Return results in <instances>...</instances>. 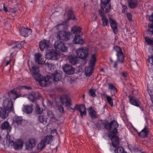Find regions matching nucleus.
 <instances>
[{
  "instance_id": "obj_1",
  "label": "nucleus",
  "mask_w": 153,
  "mask_h": 153,
  "mask_svg": "<svg viewBox=\"0 0 153 153\" xmlns=\"http://www.w3.org/2000/svg\"><path fill=\"white\" fill-rule=\"evenodd\" d=\"M118 126L117 121L113 120L108 123L107 129L109 130L108 132V136L111 138L112 146L114 147L118 146L119 145V139L117 135L118 133L117 128Z\"/></svg>"
},
{
  "instance_id": "obj_2",
  "label": "nucleus",
  "mask_w": 153,
  "mask_h": 153,
  "mask_svg": "<svg viewBox=\"0 0 153 153\" xmlns=\"http://www.w3.org/2000/svg\"><path fill=\"white\" fill-rule=\"evenodd\" d=\"M30 71L32 72V76L33 78L39 82L40 85L42 87L47 86L51 82L50 80L51 78L50 76H47L45 77L39 74V69L36 65H34L31 67Z\"/></svg>"
},
{
  "instance_id": "obj_3",
  "label": "nucleus",
  "mask_w": 153,
  "mask_h": 153,
  "mask_svg": "<svg viewBox=\"0 0 153 153\" xmlns=\"http://www.w3.org/2000/svg\"><path fill=\"white\" fill-rule=\"evenodd\" d=\"M96 60V54H92L89 60V66L86 68L85 69V73L86 76L89 77L92 75L94 69V67L95 65Z\"/></svg>"
},
{
  "instance_id": "obj_4",
  "label": "nucleus",
  "mask_w": 153,
  "mask_h": 153,
  "mask_svg": "<svg viewBox=\"0 0 153 153\" xmlns=\"http://www.w3.org/2000/svg\"><path fill=\"white\" fill-rule=\"evenodd\" d=\"M114 49L117 52V60L119 62L123 63L124 61L125 56L121 48L117 46H116L114 47Z\"/></svg>"
},
{
  "instance_id": "obj_5",
  "label": "nucleus",
  "mask_w": 153,
  "mask_h": 153,
  "mask_svg": "<svg viewBox=\"0 0 153 153\" xmlns=\"http://www.w3.org/2000/svg\"><path fill=\"white\" fill-rule=\"evenodd\" d=\"M111 0H100L101 7L103 12L108 13L109 12L111 6L110 2Z\"/></svg>"
},
{
  "instance_id": "obj_6",
  "label": "nucleus",
  "mask_w": 153,
  "mask_h": 153,
  "mask_svg": "<svg viewBox=\"0 0 153 153\" xmlns=\"http://www.w3.org/2000/svg\"><path fill=\"white\" fill-rule=\"evenodd\" d=\"M77 56L82 59H85L88 55V50L86 48H81L76 51Z\"/></svg>"
},
{
  "instance_id": "obj_7",
  "label": "nucleus",
  "mask_w": 153,
  "mask_h": 153,
  "mask_svg": "<svg viewBox=\"0 0 153 153\" xmlns=\"http://www.w3.org/2000/svg\"><path fill=\"white\" fill-rule=\"evenodd\" d=\"M3 107L9 111L14 110L13 104L11 99L6 98L3 101Z\"/></svg>"
},
{
  "instance_id": "obj_8",
  "label": "nucleus",
  "mask_w": 153,
  "mask_h": 153,
  "mask_svg": "<svg viewBox=\"0 0 153 153\" xmlns=\"http://www.w3.org/2000/svg\"><path fill=\"white\" fill-rule=\"evenodd\" d=\"M51 139L52 137L48 135L46 137H45L38 144V149L39 150L42 149L45 146L46 143L48 144L51 142Z\"/></svg>"
},
{
  "instance_id": "obj_9",
  "label": "nucleus",
  "mask_w": 153,
  "mask_h": 153,
  "mask_svg": "<svg viewBox=\"0 0 153 153\" xmlns=\"http://www.w3.org/2000/svg\"><path fill=\"white\" fill-rule=\"evenodd\" d=\"M54 47L57 51L62 52H66L68 50V48L65 46L64 43L59 41L55 42Z\"/></svg>"
},
{
  "instance_id": "obj_10",
  "label": "nucleus",
  "mask_w": 153,
  "mask_h": 153,
  "mask_svg": "<svg viewBox=\"0 0 153 153\" xmlns=\"http://www.w3.org/2000/svg\"><path fill=\"white\" fill-rule=\"evenodd\" d=\"M62 68L64 72L67 75L73 74L75 72V68L70 64H66L62 66Z\"/></svg>"
},
{
  "instance_id": "obj_11",
  "label": "nucleus",
  "mask_w": 153,
  "mask_h": 153,
  "mask_svg": "<svg viewBox=\"0 0 153 153\" xmlns=\"http://www.w3.org/2000/svg\"><path fill=\"white\" fill-rule=\"evenodd\" d=\"M62 105L65 103L66 107H69L72 105L70 98L67 95H63L60 97Z\"/></svg>"
},
{
  "instance_id": "obj_12",
  "label": "nucleus",
  "mask_w": 153,
  "mask_h": 153,
  "mask_svg": "<svg viewBox=\"0 0 153 153\" xmlns=\"http://www.w3.org/2000/svg\"><path fill=\"white\" fill-rule=\"evenodd\" d=\"M129 103L137 107H140L141 102L135 96L129 95L128 96Z\"/></svg>"
},
{
  "instance_id": "obj_13",
  "label": "nucleus",
  "mask_w": 153,
  "mask_h": 153,
  "mask_svg": "<svg viewBox=\"0 0 153 153\" xmlns=\"http://www.w3.org/2000/svg\"><path fill=\"white\" fill-rule=\"evenodd\" d=\"M41 95L38 91L32 92L28 96V99L32 102H35L38 99L41 97Z\"/></svg>"
},
{
  "instance_id": "obj_14",
  "label": "nucleus",
  "mask_w": 153,
  "mask_h": 153,
  "mask_svg": "<svg viewBox=\"0 0 153 153\" xmlns=\"http://www.w3.org/2000/svg\"><path fill=\"white\" fill-rule=\"evenodd\" d=\"M70 33L68 32H61L57 34V39L62 41H67L70 39Z\"/></svg>"
},
{
  "instance_id": "obj_15",
  "label": "nucleus",
  "mask_w": 153,
  "mask_h": 153,
  "mask_svg": "<svg viewBox=\"0 0 153 153\" xmlns=\"http://www.w3.org/2000/svg\"><path fill=\"white\" fill-rule=\"evenodd\" d=\"M99 14L100 16L102 17L101 20L102 22V25L103 27L108 26V21L107 18L106 17L105 13L102 12V10H98Z\"/></svg>"
},
{
  "instance_id": "obj_16",
  "label": "nucleus",
  "mask_w": 153,
  "mask_h": 153,
  "mask_svg": "<svg viewBox=\"0 0 153 153\" xmlns=\"http://www.w3.org/2000/svg\"><path fill=\"white\" fill-rule=\"evenodd\" d=\"M25 43V41L24 40L22 41H17L14 44H13V42H12L11 43H8V45L10 46H12L15 44V45L11 48L12 49H20L23 47Z\"/></svg>"
},
{
  "instance_id": "obj_17",
  "label": "nucleus",
  "mask_w": 153,
  "mask_h": 153,
  "mask_svg": "<svg viewBox=\"0 0 153 153\" xmlns=\"http://www.w3.org/2000/svg\"><path fill=\"white\" fill-rule=\"evenodd\" d=\"M47 56L49 59L53 60H57L60 56L59 53L56 52V51L53 50L49 53L47 54Z\"/></svg>"
},
{
  "instance_id": "obj_18",
  "label": "nucleus",
  "mask_w": 153,
  "mask_h": 153,
  "mask_svg": "<svg viewBox=\"0 0 153 153\" xmlns=\"http://www.w3.org/2000/svg\"><path fill=\"white\" fill-rule=\"evenodd\" d=\"M36 141L33 138H30L26 143V149L28 150H30L36 145Z\"/></svg>"
},
{
  "instance_id": "obj_19",
  "label": "nucleus",
  "mask_w": 153,
  "mask_h": 153,
  "mask_svg": "<svg viewBox=\"0 0 153 153\" xmlns=\"http://www.w3.org/2000/svg\"><path fill=\"white\" fill-rule=\"evenodd\" d=\"M19 32L21 36L24 37H27L31 33V30L27 28H25L22 27L19 29Z\"/></svg>"
},
{
  "instance_id": "obj_20",
  "label": "nucleus",
  "mask_w": 153,
  "mask_h": 153,
  "mask_svg": "<svg viewBox=\"0 0 153 153\" xmlns=\"http://www.w3.org/2000/svg\"><path fill=\"white\" fill-rule=\"evenodd\" d=\"M49 46V41L48 40L44 39L39 42V47L40 49L42 51H43L44 49H48Z\"/></svg>"
},
{
  "instance_id": "obj_21",
  "label": "nucleus",
  "mask_w": 153,
  "mask_h": 153,
  "mask_svg": "<svg viewBox=\"0 0 153 153\" xmlns=\"http://www.w3.org/2000/svg\"><path fill=\"white\" fill-rule=\"evenodd\" d=\"M12 142L13 143V148L16 150H19L22 149L24 143L23 141L22 140H19L16 141L15 142H14L13 140H12Z\"/></svg>"
},
{
  "instance_id": "obj_22",
  "label": "nucleus",
  "mask_w": 153,
  "mask_h": 153,
  "mask_svg": "<svg viewBox=\"0 0 153 153\" xmlns=\"http://www.w3.org/2000/svg\"><path fill=\"white\" fill-rule=\"evenodd\" d=\"M109 19L111 27L114 33V34H117L118 32L117 23L114 19H112L111 17H109Z\"/></svg>"
},
{
  "instance_id": "obj_23",
  "label": "nucleus",
  "mask_w": 153,
  "mask_h": 153,
  "mask_svg": "<svg viewBox=\"0 0 153 153\" xmlns=\"http://www.w3.org/2000/svg\"><path fill=\"white\" fill-rule=\"evenodd\" d=\"M2 130H7V133L10 132L12 129V126L8 121H5L2 123L1 126Z\"/></svg>"
},
{
  "instance_id": "obj_24",
  "label": "nucleus",
  "mask_w": 153,
  "mask_h": 153,
  "mask_svg": "<svg viewBox=\"0 0 153 153\" xmlns=\"http://www.w3.org/2000/svg\"><path fill=\"white\" fill-rule=\"evenodd\" d=\"M15 90V89H13L8 93L9 96L11 99L13 100H15L17 98L22 97L21 94H17Z\"/></svg>"
},
{
  "instance_id": "obj_25",
  "label": "nucleus",
  "mask_w": 153,
  "mask_h": 153,
  "mask_svg": "<svg viewBox=\"0 0 153 153\" xmlns=\"http://www.w3.org/2000/svg\"><path fill=\"white\" fill-rule=\"evenodd\" d=\"M76 110L80 112V115L82 118L83 115H86V108L84 105L82 104L78 105Z\"/></svg>"
},
{
  "instance_id": "obj_26",
  "label": "nucleus",
  "mask_w": 153,
  "mask_h": 153,
  "mask_svg": "<svg viewBox=\"0 0 153 153\" xmlns=\"http://www.w3.org/2000/svg\"><path fill=\"white\" fill-rule=\"evenodd\" d=\"M9 112L4 107H0V117L4 119L6 118L8 116Z\"/></svg>"
},
{
  "instance_id": "obj_27",
  "label": "nucleus",
  "mask_w": 153,
  "mask_h": 153,
  "mask_svg": "<svg viewBox=\"0 0 153 153\" xmlns=\"http://www.w3.org/2000/svg\"><path fill=\"white\" fill-rule=\"evenodd\" d=\"M73 42L75 44L82 45L84 43V41L79 35L76 34L73 40Z\"/></svg>"
},
{
  "instance_id": "obj_28",
  "label": "nucleus",
  "mask_w": 153,
  "mask_h": 153,
  "mask_svg": "<svg viewBox=\"0 0 153 153\" xmlns=\"http://www.w3.org/2000/svg\"><path fill=\"white\" fill-rule=\"evenodd\" d=\"M149 19L150 21L152 22V23L148 24L149 29L148 30V31L149 35H152L153 34V13L151 15L149 16Z\"/></svg>"
},
{
  "instance_id": "obj_29",
  "label": "nucleus",
  "mask_w": 153,
  "mask_h": 153,
  "mask_svg": "<svg viewBox=\"0 0 153 153\" xmlns=\"http://www.w3.org/2000/svg\"><path fill=\"white\" fill-rule=\"evenodd\" d=\"M88 113L92 119L94 120L98 117L97 112L92 107H90L89 108Z\"/></svg>"
},
{
  "instance_id": "obj_30",
  "label": "nucleus",
  "mask_w": 153,
  "mask_h": 153,
  "mask_svg": "<svg viewBox=\"0 0 153 153\" xmlns=\"http://www.w3.org/2000/svg\"><path fill=\"white\" fill-rule=\"evenodd\" d=\"M149 131L146 128V126L140 132H137L138 135L141 138H143L147 136L148 134Z\"/></svg>"
},
{
  "instance_id": "obj_31",
  "label": "nucleus",
  "mask_w": 153,
  "mask_h": 153,
  "mask_svg": "<svg viewBox=\"0 0 153 153\" xmlns=\"http://www.w3.org/2000/svg\"><path fill=\"white\" fill-rule=\"evenodd\" d=\"M129 7L131 9L136 8L137 5V0H127Z\"/></svg>"
},
{
  "instance_id": "obj_32",
  "label": "nucleus",
  "mask_w": 153,
  "mask_h": 153,
  "mask_svg": "<svg viewBox=\"0 0 153 153\" xmlns=\"http://www.w3.org/2000/svg\"><path fill=\"white\" fill-rule=\"evenodd\" d=\"M22 121L23 119L21 117L16 116L13 119V124H16L17 126H20Z\"/></svg>"
},
{
  "instance_id": "obj_33",
  "label": "nucleus",
  "mask_w": 153,
  "mask_h": 153,
  "mask_svg": "<svg viewBox=\"0 0 153 153\" xmlns=\"http://www.w3.org/2000/svg\"><path fill=\"white\" fill-rule=\"evenodd\" d=\"M33 110L32 107L28 105H24L22 109L23 112L27 114L31 113L32 112Z\"/></svg>"
},
{
  "instance_id": "obj_34",
  "label": "nucleus",
  "mask_w": 153,
  "mask_h": 153,
  "mask_svg": "<svg viewBox=\"0 0 153 153\" xmlns=\"http://www.w3.org/2000/svg\"><path fill=\"white\" fill-rule=\"evenodd\" d=\"M52 76L53 78V80L56 82L60 80L62 78V75L60 74L57 71L52 74Z\"/></svg>"
},
{
  "instance_id": "obj_35",
  "label": "nucleus",
  "mask_w": 153,
  "mask_h": 153,
  "mask_svg": "<svg viewBox=\"0 0 153 153\" xmlns=\"http://www.w3.org/2000/svg\"><path fill=\"white\" fill-rule=\"evenodd\" d=\"M68 59L69 62L73 65L76 64L78 62L77 57L76 56L71 55L68 57Z\"/></svg>"
},
{
  "instance_id": "obj_36",
  "label": "nucleus",
  "mask_w": 153,
  "mask_h": 153,
  "mask_svg": "<svg viewBox=\"0 0 153 153\" xmlns=\"http://www.w3.org/2000/svg\"><path fill=\"white\" fill-rule=\"evenodd\" d=\"M108 88L111 90V93L112 95H114L117 92V90L116 87L112 84H108Z\"/></svg>"
},
{
  "instance_id": "obj_37",
  "label": "nucleus",
  "mask_w": 153,
  "mask_h": 153,
  "mask_svg": "<svg viewBox=\"0 0 153 153\" xmlns=\"http://www.w3.org/2000/svg\"><path fill=\"white\" fill-rule=\"evenodd\" d=\"M67 17L68 18L67 20H74L76 19L75 17L74 16V12L72 10H69L68 11Z\"/></svg>"
},
{
  "instance_id": "obj_38",
  "label": "nucleus",
  "mask_w": 153,
  "mask_h": 153,
  "mask_svg": "<svg viewBox=\"0 0 153 153\" xmlns=\"http://www.w3.org/2000/svg\"><path fill=\"white\" fill-rule=\"evenodd\" d=\"M81 30V28L77 26H75L73 27L71 30V33L77 34L80 33Z\"/></svg>"
},
{
  "instance_id": "obj_39",
  "label": "nucleus",
  "mask_w": 153,
  "mask_h": 153,
  "mask_svg": "<svg viewBox=\"0 0 153 153\" xmlns=\"http://www.w3.org/2000/svg\"><path fill=\"white\" fill-rule=\"evenodd\" d=\"M119 146L120 144L118 146L114 147L117 148L115 151V152L116 153H127L126 152L124 151L123 147H119Z\"/></svg>"
},
{
  "instance_id": "obj_40",
  "label": "nucleus",
  "mask_w": 153,
  "mask_h": 153,
  "mask_svg": "<svg viewBox=\"0 0 153 153\" xmlns=\"http://www.w3.org/2000/svg\"><path fill=\"white\" fill-rule=\"evenodd\" d=\"M104 95H105L107 102L111 106H113V102L112 98L111 97L108 96L106 94H104Z\"/></svg>"
},
{
  "instance_id": "obj_41",
  "label": "nucleus",
  "mask_w": 153,
  "mask_h": 153,
  "mask_svg": "<svg viewBox=\"0 0 153 153\" xmlns=\"http://www.w3.org/2000/svg\"><path fill=\"white\" fill-rule=\"evenodd\" d=\"M47 114L48 117H49L51 119H54L55 121L57 120V119L55 117L54 115L53 114L52 111H48Z\"/></svg>"
},
{
  "instance_id": "obj_42",
  "label": "nucleus",
  "mask_w": 153,
  "mask_h": 153,
  "mask_svg": "<svg viewBox=\"0 0 153 153\" xmlns=\"http://www.w3.org/2000/svg\"><path fill=\"white\" fill-rule=\"evenodd\" d=\"M100 122L102 126V129L105 128L107 129V128H108V122L107 121L103 122L102 120H100Z\"/></svg>"
},
{
  "instance_id": "obj_43",
  "label": "nucleus",
  "mask_w": 153,
  "mask_h": 153,
  "mask_svg": "<svg viewBox=\"0 0 153 153\" xmlns=\"http://www.w3.org/2000/svg\"><path fill=\"white\" fill-rule=\"evenodd\" d=\"M145 39L146 42L149 45H153V38L150 39L148 37H145Z\"/></svg>"
},
{
  "instance_id": "obj_44",
  "label": "nucleus",
  "mask_w": 153,
  "mask_h": 153,
  "mask_svg": "<svg viewBox=\"0 0 153 153\" xmlns=\"http://www.w3.org/2000/svg\"><path fill=\"white\" fill-rule=\"evenodd\" d=\"M96 91L95 89L91 88L89 91V95L92 97H95L96 96L95 94Z\"/></svg>"
},
{
  "instance_id": "obj_45",
  "label": "nucleus",
  "mask_w": 153,
  "mask_h": 153,
  "mask_svg": "<svg viewBox=\"0 0 153 153\" xmlns=\"http://www.w3.org/2000/svg\"><path fill=\"white\" fill-rule=\"evenodd\" d=\"M38 120L40 123H42L43 124H45L44 122H45V123L46 124L47 122V119L45 120L43 116H39L38 117Z\"/></svg>"
},
{
  "instance_id": "obj_46",
  "label": "nucleus",
  "mask_w": 153,
  "mask_h": 153,
  "mask_svg": "<svg viewBox=\"0 0 153 153\" xmlns=\"http://www.w3.org/2000/svg\"><path fill=\"white\" fill-rule=\"evenodd\" d=\"M35 61L36 62H39V60L42 58V55L40 53H38L35 55Z\"/></svg>"
},
{
  "instance_id": "obj_47",
  "label": "nucleus",
  "mask_w": 153,
  "mask_h": 153,
  "mask_svg": "<svg viewBox=\"0 0 153 153\" xmlns=\"http://www.w3.org/2000/svg\"><path fill=\"white\" fill-rule=\"evenodd\" d=\"M127 72L126 71L123 72L122 73V74L121 76V79L123 80H126V78L127 77Z\"/></svg>"
},
{
  "instance_id": "obj_48",
  "label": "nucleus",
  "mask_w": 153,
  "mask_h": 153,
  "mask_svg": "<svg viewBox=\"0 0 153 153\" xmlns=\"http://www.w3.org/2000/svg\"><path fill=\"white\" fill-rule=\"evenodd\" d=\"M42 108L41 109L38 105H36V112L39 114H41L42 112Z\"/></svg>"
},
{
  "instance_id": "obj_49",
  "label": "nucleus",
  "mask_w": 153,
  "mask_h": 153,
  "mask_svg": "<svg viewBox=\"0 0 153 153\" xmlns=\"http://www.w3.org/2000/svg\"><path fill=\"white\" fill-rule=\"evenodd\" d=\"M95 125L98 130H100L102 129V126L100 122H98L95 124Z\"/></svg>"
},
{
  "instance_id": "obj_50",
  "label": "nucleus",
  "mask_w": 153,
  "mask_h": 153,
  "mask_svg": "<svg viewBox=\"0 0 153 153\" xmlns=\"http://www.w3.org/2000/svg\"><path fill=\"white\" fill-rule=\"evenodd\" d=\"M127 18L129 21H131L132 20V16L131 13L127 12L126 13Z\"/></svg>"
},
{
  "instance_id": "obj_51",
  "label": "nucleus",
  "mask_w": 153,
  "mask_h": 153,
  "mask_svg": "<svg viewBox=\"0 0 153 153\" xmlns=\"http://www.w3.org/2000/svg\"><path fill=\"white\" fill-rule=\"evenodd\" d=\"M122 13H124L125 12H126L127 11V7L124 5H122Z\"/></svg>"
},
{
  "instance_id": "obj_52",
  "label": "nucleus",
  "mask_w": 153,
  "mask_h": 153,
  "mask_svg": "<svg viewBox=\"0 0 153 153\" xmlns=\"http://www.w3.org/2000/svg\"><path fill=\"white\" fill-rule=\"evenodd\" d=\"M45 61H44V59L42 58L39 60V62H37L36 63L39 65H43L45 63Z\"/></svg>"
},
{
  "instance_id": "obj_53",
  "label": "nucleus",
  "mask_w": 153,
  "mask_h": 153,
  "mask_svg": "<svg viewBox=\"0 0 153 153\" xmlns=\"http://www.w3.org/2000/svg\"><path fill=\"white\" fill-rule=\"evenodd\" d=\"M149 62L153 65V56L149 57L148 59Z\"/></svg>"
},
{
  "instance_id": "obj_54",
  "label": "nucleus",
  "mask_w": 153,
  "mask_h": 153,
  "mask_svg": "<svg viewBox=\"0 0 153 153\" xmlns=\"http://www.w3.org/2000/svg\"><path fill=\"white\" fill-rule=\"evenodd\" d=\"M58 109L60 112H62V113L64 112L63 107L62 105H59L58 106Z\"/></svg>"
},
{
  "instance_id": "obj_55",
  "label": "nucleus",
  "mask_w": 153,
  "mask_h": 153,
  "mask_svg": "<svg viewBox=\"0 0 153 153\" xmlns=\"http://www.w3.org/2000/svg\"><path fill=\"white\" fill-rule=\"evenodd\" d=\"M117 61H115L114 62V65H113V67L116 68L117 69V66H118V62Z\"/></svg>"
},
{
  "instance_id": "obj_56",
  "label": "nucleus",
  "mask_w": 153,
  "mask_h": 153,
  "mask_svg": "<svg viewBox=\"0 0 153 153\" xmlns=\"http://www.w3.org/2000/svg\"><path fill=\"white\" fill-rule=\"evenodd\" d=\"M24 88V86L20 85V86H19L17 87H16V89L19 90H20L21 91V90L23 89Z\"/></svg>"
},
{
  "instance_id": "obj_57",
  "label": "nucleus",
  "mask_w": 153,
  "mask_h": 153,
  "mask_svg": "<svg viewBox=\"0 0 153 153\" xmlns=\"http://www.w3.org/2000/svg\"><path fill=\"white\" fill-rule=\"evenodd\" d=\"M24 88L25 89H27L28 90H30L32 89V88L30 86H24Z\"/></svg>"
},
{
  "instance_id": "obj_58",
  "label": "nucleus",
  "mask_w": 153,
  "mask_h": 153,
  "mask_svg": "<svg viewBox=\"0 0 153 153\" xmlns=\"http://www.w3.org/2000/svg\"><path fill=\"white\" fill-rule=\"evenodd\" d=\"M4 9L3 10L4 12H7L8 11V9L7 8L5 7V5H4L3 6Z\"/></svg>"
},
{
  "instance_id": "obj_59",
  "label": "nucleus",
  "mask_w": 153,
  "mask_h": 153,
  "mask_svg": "<svg viewBox=\"0 0 153 153\" xmlns=\"http://www.w3.org/2000/svg\"><path fill=\"white\" fill-rule=\"evenodd\" d=\"M14 89H15V91L16 92V93L17 94H19V93H20V91H21L20 90H18V89H16V87L15 88H14Z\"/></svg>"
},
{
  "instance_id": "obj_60",
  "label": "nucleus",
  "mask_w": 153,
  "mask_h": 153,
  "mask_svg": "<svg viewBox=\"0 0 153 153\" xmlns=\"http://www.w3.org/2000/svg\"><path fill=\"white\" fill-rule=\"evenodd\" d=\"M78 105H75V107L74 108H71V109L73 110H74V111L76 109V108H77V107H78Z\"/></svg>"
},
{
  "instance_id": "obj_61",
  "label": "nucleus",
  "mask_w": 153,
  "mask_h": 153,
  "mask_svg": "<svg viewBox=\"0 0 153 153\" xmlns=\"http://www.w3.org/2000/svg\"><path fill=\"white\" fill-rule=\"evenodd\" d=\"M100 71H102V72H104V69L102 68L100 69Z\"/></svg>"
},
{
  "instance_id": "obj_62",
  "label": "nucleus",
  "mask_w": 153,
  "mask_h": 153,
  "mask_svg": "<svg viewBox=\"0 0 153 153\" xmlns=\"http://www.w3.org/2000/svg\"><path fill=\"white\" fill-rule=\"evenodd\" d=\"M9 64V62H8L7 61V62L5 64V66H7L8 64Z\"/></svg>"
},
{
  "instance_id": "obj_63",
  "label": "nucleus",
  "mask_w": 153,
  "mask_h": 153,
  "mask_svg": "<svg viewBox=\"0 0 153 153\" xmlns=\"http://www.w3.org/2000/svg\"><path fill=\"white\" fill-rule=\"evenodd\" d=\"M11 60H12L11 58H10V59H9V60L8 61H7L8 62H9V63L10 64V62H11Z\"/></svg>"
},
{
  "instance_id": "obj_64",
  "label": "nucleus",
  "mask_w": 153,
  "mask_h": 153,
  "mask_svg": "<svg viewBox=\"0 0 153 153\" xmlns=\"http://www.w3.org/2000/svg\"><path fill=\"white\" fill-rule=\"evenodd\" d=\"M110 60L111 63H112L114 62L113 60L111 58L110 59Z\"/></svg>"
}]
</instances>
